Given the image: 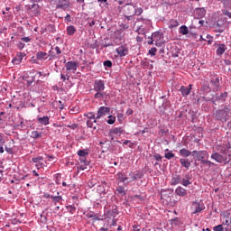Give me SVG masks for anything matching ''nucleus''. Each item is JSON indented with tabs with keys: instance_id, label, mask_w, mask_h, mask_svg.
Here are the masks:
<instances>
[{
	"instance_id": "14",
	"label": "nucleus",
	"mask_w": 231,
	"mask_h": 231,
	"mask_svg": "<svg viewBox=\"0 0 231 231\" xmlns=\"http://www.w3.org/2000/svg\"><path fill=\"white\" fill-rule=\"evenodd\" d=\"M192 180V176L190 174H185L183 178H181V185L183 187H189V185H192V182L190 181Z\"/></svg>"
},
{
	"instance_id": "5",
	"label": "nucleus",
	"mask_w": 231,
	"mask_h": 231,
	"mask_svg": "<svg viewBox=\"0 0 231 231\" xmlns=\"http://www.w3.org/2000/svg\"><path fill=\"white\" fill-rule=\"evenodd\" d=\"M77 154L78 156H79L81 163H85V165H89V162L86 160V157L89 156V150L88 149L79 150L77 152Z\"/></svg>"
},
{
	"instance_id": "20",
	"label": "nucleus",
	"mask_w": 231,
	"mask_h": 231,
	"mask_svg": "<svg viewBox=\"0 0 231 231\" xmlns=\"http://www.w3.org/2000/svg\"><path fill=\"white\" fill-rule=\"evenodd\" d=\"M180 183L181 184V176H180V175L173 176L171 179V185H172V186L180 185Z\"/></svg>"
},
{
	"instance_id": "43",
	"label": "nucleus",
	"mask_w": 231,
	"mask_h": 231,
	"mask_svg": "<svg viewBox=\"0 0 231 231\" xmlns=\"http://www.w3.org/2000/svg\"><path fill=\"white\" fill-rule=\"evenodd\" d=\"M97 93L94 96V98H104V93L102 91H96Z\"/></svg>"
},
{
	"instance_id": "27",
	"label": "nucleus",
	"mask_w": 231,
	"mask_h": 231,
	"mask_svg": "<svg viewBox=\"0 0 231 231\" xmlns=\"http://www.w3.org/2000/svg\"><path fill=\"white\" fill-rule=\"evenodd\" d=\"M162 199L164 205H169L170 203L172 202V199L171 198V196H168V195L162 196Z\"/></svg>"
},
{
	"instance_id": "23",
	"label": "nucleus",
	"mask_w": 231,
	"mask_h": 231,
	"mask_svg": "<svg viewBox=\"0 0 231 231\" xmlns=\"http://www.w3.org/2000/svg\"><path fill=\"white\" fill-rule=\"evenodd\" d=\"M193 208H195L194 214H199V212H202V210H203V206H201V204H199V202H194Z\"/></svg>"
},
{
	"instance_id": "35",
	"label": "nucleus",
	"mask_w": 231,
	"mask_h": 231,
	"mask_svg": "<svg viewBox=\"0 0 231 231\" xmlns=\"http://www.w3.org/2000/svg\"><path fill=\"white\" fill-rule=\"evenodd\" d=\"M116 192H118V194H121V196H125V189L122 186H118L116 189Z\"/></svg>"
},
{
	"instance_id": "1",
	"label": "nucleus",
	"mask_w": 231,
	"mask_h": 231,
	"mask_svg": "<svg viewBox=\"0 0 231 231\" xmlns=\"http://www.w3.org/2000/svg\"><path fill=\"white\" fill-rule=\"evenodd\" d=\"M219 152L214 151L211 154V160L217 162V163H224L226 165L230 163L231 153L228 148L222 147L218 149Z\"/></svg>"
},
{
	"instance_id": "48",
	"label": "nucleus",
	"mask_w": 231,
	"mask_h": 231,
	"mask_svg": "<svg viewBox=\"0 0 231 231\" xmlns=\"http://www.w3.org/2000/svg\"><path fill=\"white\" fill-rule=\"evenodd\" d=\"M67 208L69 210L70 214H73V212H75L77 210V208L75 206H67Z\"/></svg>"
},
{
	"instance_id": "38",
	"label": "nucleus",
	"mask_w": 231,
	"mask_h": 231,
	"mask_svg": "<svg viewBox=\"0 0 231 231\" xmlns=\"http://www.w3.org/2000/svg\"><path fill=\"white\" fill-rule=\"evenodd\" d=\"M108 118L109 119L106 121V123L109 124V125H113V124L116 122V117L114 116H109Z\"/></svg>"
},
{
	"instance_id": "28",
	"label": "nucleus",
	"mask_w": 231,
	"mask_h": 231,
	"mask_svg": "<svg viewBox=\"0 0 231 231\" xmlns=\"http://www.w3.org/2000/svg\"><path fill=\"white\" fill-rule=\"evenodd\" d=\"M76 32H77V28H75V26L69 25L67 27L68 35H75Z\"/></svg>"
},
{
	"instance_id": "2",
	"label": "nucleus",
	"mask_w": 231,
	"mask_h": 231,
	"mask_svg": "<svg viewBox=\"0 0 231 231\" xmlns=\"http://www.w3.org/2000/svg\"><path fill=\"white\" fill-rule=\"evenodd\" d=\"M192 156L197 158L198 162L200 163L203 162V160H208V151H193Z\"/></svg>"
},
{
	"instance_id": "29",
	"label": "nucleus",
	"mask_w": 231,
	"mask_h": 231,
	"mask_svg": "<svg viewBox=\"0 0 231 231\" xmlns=\"http://www.w3.org/2000/svg\"><path fill=\"white\" fill-rule=\"evenodd\" d=\"M180 33H181V35H187L189 33V27H187V25H181L180 28Z\"/></svg>"
},
{
	"instance_id": "26",
	"label": "nucleus",
	"mask_w": 231,
	"mask_h": 231,
	"mask_svg": "<svg viewBox=\"0 0 231 231\" xmlns=\"http://www.w3.org/2000/svg\"><path fill=\"white\" fill-rule=\"evenodd\" d=\"M117 177V180L119 181H121V183H125L127 181V180H129V178H127V176H125V174L122 173V172H119L117 173L116 175Z\"/></svg>"
},
{
	"instance_id": "21",
	"label": "nucleus",
	"mask_w": 231,
	"mask_h": 231,
	"mask_svg": "<svg viewBox=\"0 0 231 231\" xmlns=\"http://www.w3.org/2000/svg\"><path fill=\"white\" fill-rule=\"evenodd\" d=\"M38 122H39V124H41V125H49L50 117L49 116L39 117Z\"/></svg>"
},
{
	"instance_id": "40",
	"label": "nucleus",
	"mask_w": 231,
	"mask_h": 231,
	"mask_svg": "<svg viewBox=\"0 0 231 231\" xmlns=\"http://www.w3.org/2000/svg\"><path fill=\"white\" fill-rule=\"evenodd\" d=\"M174 153L172 152H168L164 154V158H166V160H172V158H174Z\"/></svg>"
},
{
	"instance_id": "34",
	"label": "nucleus",
	"mask_w": 231,
	"mask_h": 231,
	"mask_svg": "<svg viewBox=\"0 0 231 231\" xmlns=\"http://www.w3.org/2000/svg\"><path fill=\"white\" fill-rule=\"evenodd\" d=\"M178 26H180V23H178V21L171 20L169 28H178Z\"/></svg>"
},
{
	"instance_id": "13",
	"label": "nucleus",
	"mask_w": 231,
	"mask_h": 231,
	"mask_svg": "<svg viewBox=\"0 0 231 231\" xmlns=\"http://www.w3.org/2000/svg\"><path fill=\"white\" fill-rule=\"evenodd\" d=\"M215 115L217 120H223L228 116V111L223 109L217 110Z\"/></svg>"
},
{
	"instance_id": "17",
	"label": "nucleus",
	"mask_w": 231,
	"mask_h": 231,
	"mask_svg": "<svg viewBox=\"0 0 231 231\" xmlns=\"http://www.w3.org/2000/svg\"><path fill=\"white\" fill-rule=\"evenodd\" d=\"M175 194L177 196H180L181 198H185V196H187V190L185 189V188L179 186L175 189Z\"/></svg>"
},
{
	"instance_id": "32",
	"label": "nucleus",
	"mask_w": 231,
	"mask_h": 231,
	"mask_svg": "<svg viewBox=\"0 0 231 231\" xmlns=\"http://www.w3.org/2000/svg\"><path fill=\"white\" fill-rule=\"evenodd\" d=\"M31 136L34 139L37 140V138H42V133H39L37 131H32L31 134Z\"/></svg>"
},
{
	"instance_id": "62",
	"label": "nucleus",
	"mask_w": 231,
	"mask_h": 231,
	"mask_svg": "<svg viewBox=\"0 0 231 231\" xmlns=\"http://www.w3.org/2000/svg\"><path fill=\"white\" fill-rule=\"evenodd\" d=\"M55 51L58 55H60V53H62V51H60V48L59 46L55 47Z\"/></svg>"
},
{
	"instance_id": "54",
	"label": "nucleus",
	"mask_w": 231,
	"mask_h": 231,
	"mask_svg": "<svg viewBox=\"0 0 231 231\" xmlns=\"http://www.w3.org/2000/svg\"><path fill=\"white\" fill-rule=\"evenodd\" d=\"M87 217H88V219H90L91 217H97V215L93 212H89L87 214Z\"/></svg>"
},
{
	"instance_id": "39",
	"label": "nucleus",
	"mask_w": 231,
	"mask_h": 231,
	"mask_svg": "<svg viewBox=\"0 0 231 231\" xmlns=\"http://www.w3.org/2000/svg\"><path fill=\"white\" fill-rule=\"evenodd\" d=\"M129 177H130V181H127L126 182V185H129V183H131V181H136V175H135V173L134 172H130L129 173Z\"/></svg>"
},
{
	"instance_id": "55",
	"label": "nucleus",
	"mask_w": 231,
	"mask_h": 231,
	"mask_svg": "<svg viewBox=\"0 0 231 231\" xmlns=\"http://www.w3.org/2000/svg\"><path fill=\"white\" fill-rule=\"evenodd\" d=\"M137 32L140 34V35H145V32L143 31V28H142V27H139L138 29H137Z\"/></svg>"
},
{
	"instance_id": "53",
	"label": "nucleus",
	"mask_w": 231,
	"mask_h": 231,
	"mask_svg": "<svg viewBox=\"0 0 231 231\" xmlns=\"http://www.w3.org/2000/svg\"><path fill=\"white\" fill-rule=\"evenodd\" d=\"M134 113V111L133 110V108H128L126 110V116H131V115H133Z\"/></svg>"
},
{
	"instance_id": "8",
	"label": "nucleus",
	"mask_w": 231,
	"mask_h": 231,
	"mask_svg": "<svg viewBox=\"0 0 231 231\" xmlns=\"http://www.w3.org/2000/svg\"><path fill=\"white\" fill-rule=\"evenodd\" d=\"M106 89V82L102 79H96L94 82V91H104Z\"/></svg>"
},
{
	"instance_id": "56",
	"label": "nucleus",
	"mask_w": 231,
	"mask_h": 231,
	"mask_svg": "<svg viewBox=\"0 0 231 231\" xmlns=\"http://www.w3.org/2000/svg\"><path fill=\"white\" fill-rule=\"evenodd\" d=\"M207 39H208V44H212L213 40H212V36L210 34L207 35Z\"/></svg>"
},
{
	"instance_id": "15",
	"label": "nucleus",
	"mask_w": 231,
	"mask_h": 231,
	"mask_svg": "<svg viewBox=\"0 0 231 231\" xmlns=\"http://www.w3.org/2000/svg\"><path fill=\"white\" fill-rule=\"evenodd\" d=\"M192 89V85H189L188 87L181 86L180 91L182 97H189L190 95V90Z\"/></svg>"
},
{
	"instance_id": "42",
	"label": "nucleus",
	"mask_w": 231,
	"mask_h": 231,
	"mask_svg": "<svg viewBox=\"0 0 231 231\" xmlns=\"http://www.w3.org/2000/svg\"><path fill=\"white\" fill-rule=\"evenodd\" d=\"M43 158L42 156L34 157L32 159V162L33 163H39V162H42Z\"/></svg>"
},
{
	"instance_id": "22",
	"label": "nucleus",
	"mask_w": 231,
	"mask_h": 231,
	"mask_svg": "<svg viewBox=\"0 0 231 231\" xmlns=\"http://www.w3.org/2000/svg\"><path fill=\"white\" fill-rule=\"evenodd\" d=\"M36 59L38 60H46V59H48V53L43 52V51H38L36 53Z\"/></svg>"
},
{
	"instance_id": "7",
	"label": "nucleus",
	"mask_w": 231,
	"mask_h": 231,
	"mask_svg": "<svg viewBox=\"0 0 231 231\" xmlns=\"http://www.w3.org/2000/svg\"><path fill=\"white\" fill-rule=\"evenodd\" d=\"M227 97H228V92H224V93H221L219 96H217L216 100H214V97L212 98L206 97V100L208 102H210L211 100L214 106H216V102H218V101L225 102Z\"/></svg>"
},
{
	"instance_id": "47",
	"label": "nucleus",
	"mask_w": 231,
	"mask_h": 231,
	"mask_svg": "<svg viewBox=\"0 0 231 231\" xmlns=\"http://www.w3.org/2000/svg\"><path fill=\"white\" fill-rule=\"evenodd\" d=\"M103 64L105 68H111L113 66V62H111V60H105Z\"/></svg>"
},
{
	"instance_id": "10",
	"label": "nucleus",
	"mask_w": 231,
	"mask_h": 231,
	"mask_svg": "<svg viewBox=\"0 0 231 231\" xmlns=\"http://www.w3.org/2000/svg\"><path fill=\"white\" fill-rule=\"evenodd\" d=\"M65 68L67 71H71L72 73H75L77 71V69L79 68V62L77 61H68L65 64Z\"/></svg>"
},
{
	"instance_id": "61",
	"label": "nucleus",
	"mask_w": 231,
	"mask_h": 231,
	"mask_svg": "<svg viewBox=\"0 0 231 231\" xmlns=\"http://www.w3.org/2000/svg\"><path fill=\"white\" fill-rule=\"evenodd\" d=\"M223 15H226L227 17H229V19H231V13L228 11H223Z\"/></svg>"
},
{
	"instance_id": "9",
	"label": "nucleus",
	"mask_w": 231,
	"mask_h": 231,
	"mask_svg": "<svg viewBox=\"0 0 231 231\" xmlns=\"http://www.w3.org/2000/svg\"><path fill=\"white\" fill-rule=\"evenodd\" d=\"M118 214V208L116 207H113L111 209L106 211L105 216L108 217V219H115Z\"/></svg>"
},
{
	"instance_id": "44",
	"label": "nucleus",
	"mask_w": 231,
	"mask_h": 231,
	"mask_svg": "<svg viewBox=\"0 0 231 231\" xmlns=\"http://www.w3.org/2000/svg\"><path fill=\"white\" fill-rule=\"evenodd\" d=\"M116 3H118V5H129V2L131 0H115Z\"/></svg>"
},
{
	"instance_id": "11",
	"label": "nucleus",
	"mask_w": 231,
	"mask_h": 231,
	"mask_svg": "<svg viewBox=\"0 0 231 231\" xmlns=\"http://www.w3.org/2000/svg\"><path fill=\"white\" fill-rule=\"evenodd\" d=\"M116 51L119 57H125V55H128L129 53V49L125 45H121L116 50Z\"/></svg>"
},
{
	"instance_id": "52",
	"label": "nucleus",
	"mask_w": 231,
	"mask_h": 231,
	"mask_svg": "<svg viewBox=\"0 0 231 231\" xmlns=\"http://www.w3.org/2000/svg\"><path fill=\"white\" fill-rule=\"evenodd\" d=\"M153 158H155L157 162H162V155H160V153L154 154Z\"/></svg>"
},
{
	"instance_id": "57",
	"label": "nucleus",
	"mask_w": 231,
	"mask_h": 231,
	"mask_svg": "<svg viewBox=\"0 0 231 231\" xmlns=\"http://www.w3.org/2000/svg\"><path fill=\"white\" fill-rule=\"evenodd\" d=\"M21 41H23V42H30L32 39L30 37H23L21 38Z\"/></svg>"
},
{
	"instance_id": "4",
	"label": "nucleus",
	"mask_w": 231,
	"mask_h": 231,
	"mask_svg": "<svg viewBox=\"0 0 231 231\" xmlns=\"http://www.w3.org/2000/svg\"><path fill=\"white\" fill-rule=\"evenodd\" d=\"M152 39L154 41L155 45L157 46H162V44H163L164 42V36H163V32H155L152 33Z\"/></svg>"
},
{
	"instance_id": "59",
	"label": "nucleus",
	"mask_w": 231,
	"mask_h": 231,
	"mask_svg": "<svg viewBox=\"0 0 231 231\" xmlns=\"http://www.w3.org/2000/svg\"><path fill=\"white\" fill-rule=\"evenodd\" d=\"M143 177V174H142L140 172L135 173L136 180H142Z\"/></svg>"
},
{
	"instance_id": "18",
	"label": "nucleus",
	"mask_w": 231,
	"mask_h": 231,
	"mask_svg": "<svg viewBox=\"0 0 231 231\" xmlns=\"http://www.w3.org/2000/svg\"><path fill=\"white\" fill-rule=\"evenodd\" d=\"M180 163L182 167L186 168V171H189V169H190V162L189 161V159L180 158Z\"/></svg>"
},
{
	"instance_id": "33",
	"label": "nucleus",
	"mask_w": 231,
	"mask_h": 231,
	"mask_svg": "<svg viewBox=\"0 0 231 231\" xmlns=\"http://www.w3.org/2000/svg\"><path fill=\"white\" fill-rule=\"evenodd\" d=\"M51 199H52L54 205H57V203H60V201H62V198L60 196H52L51 197Z\"/></svg>"
},
{
	"instance_id": "37",
	"label": "nucleus",
	"mask_w": 231,
	"mask_h": 231,
	"mask_svg": "<svg viewBox=\"0 0 231 231\" xmlns=\"http://www.w3.org/2000/svg\"><path fill=\"white\" fill-rule=\"evenodd\" d=\"M86 116L87 118H88V120H93L94 122H97V117L95 116V114L93 112L88 113Z\"/></svg>"
},
{
	"instance_id": "45",
	"label": "nucleus",
	"mask_w": 231,
	"mask_h": 231,
	"mask_svg": "<svg viewBox=\"0 0 231 231\" xmlns=\"http://www.w3.org/2000/svg\"><path fill=\"white\" fill-rule=\"evenodd\" d=\"M142 14H143V9H142V7H139L136 9V7H135L134 15H142Z\"/></svg>"
},
{
	"instance_id": "30",
	"label": "nucleus",
	"mask_w": 231,
	"mask_h": 231,
	"mask_svg": "<svg viewBox=\"0 0 231 231\" xmlns=\"http://www.w3.org/2000/svg\"><path fill=\"white\" fill-rule=\"evenodd\" d=\"M211 84L214 86V89H218L219 88V78H215L211 79Z\"/></svg>"
},
{
	"instance_id": "19",
	"label": "nucleus",
	"mask_w": 231,
	"mask_h": 231,
	"mask_svg": "<svg viewBox=\"0 0 231 231\" xmlns=\"http://www.w3.org/2000/svg\"><path fill=\"white\" fill-rule=\"evenodd\" d=\"M226 51V45L225 43L219 44L218 48L217 49V55L219 57L223 55Z\"/></svg>"
},
{
	"instance_id": "50",
	"label": "nucleus",
	"mask_w": 231,
	"mask_h": 231,
	"mask_svg": "<svg viewBox=\"0 0 231 231\" xmlns=\"http://www.w3.org/2000/svg\"><path fill=\"white\" fill-rule=\"evenodd\" d=\"M117 119L120 122V124H122V122H124V120H125L124 114L118 113L117 114Z\"/></svg>"
},
{
	"instance_id": "31",
	"label": "nucleus",
	"mask_w": 231,
	"mask_h": 231,
	"mask_svg": "<svg viewBox=\"0 0 231 231\" xmlns=\"http://www.w3.org/2000/svg\"><path fill=\"white\" fill-rule=\"evenodd\" d=\"M94 124H97V122H95L93 119L87 120V125L88 127H90V129H97V126H95Z\"/></svg>"
},
{
	"instance_id": "24",
	"label": "nucleus",
	"mask_w": 231,
	"mask_h": 231,
	"mask_svg": "<svg viewBox=\"0 0 231 231\" xmlns=\"http://www.w3.org/2000/svg\"><path fill=\"white\" fill-rule=\"evenodd\" d=\"M179 153L180 154V156H183L184 158H189V156H190V154H192V152L182 148L180 150Z\"/></svg>"
},
{
	"instance_id": "12",
	"label": "nucleus",
	"mask_w": 231,
	"mask_h": 231,
	"mask_svg": "<svg viewBox=\"0 0 231 231\" xmlns=\"http://www.w3.org/2000/svg\"><path fill=\"white\" fill-rule=\"evenodd\" d=\"M125 6H127L125 9V14L129 15V17H133L135 13L136 6L131 4V0L129 1L128 5H125Z\"/></svg>"
},
{
	"instance_id": "46",
	"label": "nucleus",
	"mask_w": 231,
	"mask_h": 231,
	"mask_svg": "<svg viewBox=\"0 0 231 231\" xmlns=\"http://www.w3.org/2000/svg\"><path fill=\"white\" fill-rule=\"evenodd\" d=\"M214 231H223L225 228L223 227V225H218L213 227Z\"/></svg>"
},
{
	"instance_id": "36",
	"label": "nucleus",
	"mask_w": 231,
	"mask_h": 231,
	"mask_svg": "<svg viewBox=\"0 0 231 231\" xmlns=\"http://www.w3.org/2000/svg\"><path fill=\"white\" fill-rule=\"evenodd\" d=\"M202 164H204V165H208V167H214L215 165H216V163H214V162H212L211 161H209V160H202V162H201Z\"/></svg>"
},
{
	"instance_id": "16",
	"label": "nucleus",
	"mask_w": 231,
	"mask_h": 231,
	"mask_svg": "<svg viewBox=\"0 0 231 231\" xmlns=\"http://www.w3.org/2000/svg\"><path fill=\"white\" fill-rule=\"evenodd\" d=\"M56 8L60 10H67V8H69V4H68L66 0H59Z\"/></svg>"
},
{
	"instance_id": "6",
	"label": "nucleus",
	"mask_w": 231,
	"mask_h": 231,
	"mask_svg": "<svg viewBox=\"0 0 231 231\" xmlns=\"http://www.w3.org/2000/svg\"><path fill=\"white\" fill-rule=\"evenodd\" d=\"M110 111H111L110 107H107V106L99 107L97 113L96 119L100 120L102 116H106V115H109Z\"/></svg>"
},
{
	"instance_id": "60",
	"label": "nucleus",
	"mask_w": 231,
	"mask_h": 231,
	"mask_svg": "<svg viewBox=\"0 0 231 231\" xmlns=\"http://www.w3.org/2000/svg\"><path fill=\"white\" fill-rule=\"evenodd\" d=\"M107 226H108V225H107V224H105V225H104V227H101V228L99 229V231H109V229H107Z\"/></svg>"
},
{
	"instance_id": "63",
	"label": "nucleus",
	"mask_w": 231,
	"mask_h": 231,
	"mask_svg": "<svg viewBox=\"0 0 231 231\" xmlns=\"http://www.w3.org/2000/svg\"><path fill=\"white\" fill-rule=\"evenodd\" d=\"M65 21H67L68 23H71V15L67 14V15L65 16Z\"/></svg>"
},
{
	"instance_id": "41",
	"label": "nucleus",
	"mask_w": 231,
	"mask_h": 231,
	"mask_svg": "<svg viewBox=\"0 0 231 231\" xmlns=\"http://www.w3.org/2000/svg\"><path fill=\"white\" fill-rule=\"evenodd\" d=\"M202 91H206V93H208L210 91V86L208 84H204L201 87Z\"/></svg>"
},
{
	"instance_id": "25",
	"label": "nucleus",
	"mask_w": 231,
	"mask_h": 231,
	"mask_svg": "<svg viewBox=\"0 0 231 231\" xmlns=\"http://www.w3.org/2000/svg\"><path fill=\"white\" fill-rule=\"evenodd\" d=\"M17 57L18 58H14L13 59V62H16V64H21V62H23V59L24 58V53L18 52Z\"/></svg>"
},
{
	"instance_id": "58",
	"label": "nucleus",
	"mask_w": 231,
	"mask_h": 231,
	"mask_svg": "<svg viewBox=\"0 0 231 231\" xmlns=\"http://www.w3.org/2000/svg\"><path fill=\"white\" fill-rule=\"evenodd\" d=\"M87 167H88V165H86V163H84V165H79V166L78 167V169H79V171H86Z\"/></svg>"
},
{
	"instance_id": "64",
	"label": "nucleus",
	"mask_w": 231,
	"mask_h": 231,
	"mask_svg": "<svg viewBox=\"0 0 231 231\" xmlns=\"http://www.w3.org/2000/svg\"><path fill=\"white\" fill-rule=\"evenodd\" d=\"M133 229H134V231H140V229L138 228V226H134Z\"/></svg>"
},
{
	"instance_id": "51",
	"label": "nucleus",
	"mask_w": 231,
	"mask_h": 231,
	"mask_svg": "<svg viewBox=\"0 0 231 231\" xmlns=\"http://www.w3.org/2000/svg\"><path fill=\"white\" fill-rule=\"evenodd\" d=\"M25 44L23 42H19L17 44L18 50H23Z\"/></svg>"
},
{
	"instance_id": "49",
	"label": "nucleus",
	"mask_w": 231,
	"mask_h": 231,
	"mask_svg": "<svg viewBox=\"0 0 231 231\" xmlns=\"http://www.w3.org/2000/svg\"><path fill=\"white\" fill-rule=\"evenodd\" d=\"M156 51H158V49H156V47H152V49L149 50V53L152 56L156 55Z\"/></svg>"
},
{
	"instance_id": "3",
	"label": "nucleus",
	"mask_w": 231,
	"mask_h": 231,
	"mask_svg": "<svg viewBox=\"0 0 231 231\" xmlns=\"http://www.w3.org/2000/svg\"><path fill=\"white\" fill-rule=\"evenodd\" d=\"M125 131L124 128L119 126V127H115L109 130L108 132V136L110 140H115L116 136H122L124 134Z\"/></svg>"
}]
</instances>
